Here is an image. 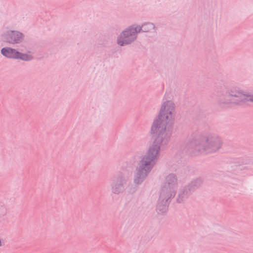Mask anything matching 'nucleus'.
<instances>
[{"label":"nucleus","mask_w":253,"mask_h":253,"mask_svg":"<svg viewBox=\"0 0 253 253\" xmlns=\"http://www.w3.org/2000/svg\"><path fill=\"white\" fill-rule=\"evenodd\" d=\"M172 103L167 102L163 107L160 114L154 122L152 127V132L156 135L162 133L166 128L169 122L172 120L171 111L173 109Z\"/></svg>","instance_id":"1"},{"label":"nucleus","mask_w":253,"mask_h":253,"mask_svg":"<svg viewBox=\"0 0 253 253\" xmlns=\"http://www.w3.org/2000/svg\"><path fill=\"white\" fill-rule=\"evenodd\" d=\"M153 139L152 146L142 160V166L145 165L148 169L151 167L154 160L158 156L160 145L162 143V139L159 136L156 137V135L153 136Z\"/></svg>","instance_id":"2"},{"label":"nucleus","mask_w":253,"mask_h":253,"mask_svg":"<svg viewBox=\"0 0 253 253\" xmlns=\"http://www.w3.org/2000/svg\"><path fill=\"white\" fill-rule=\"evenodd\" d=\"M139 27L131 28L128 30L124 32L120 36L118 43L121 46L128 44L135 38V33L140 32Z\"/></svg>","instance_id":"3"},{"label":"nucleus","mask_w":253,"mask_h":253,"mask_svg":"<svg viewBox=\"0 0 253 253\" xmlns=\"http://www.w3.org/2000/svg\"><path fill=\"white\" fill-rule=\"evenodd\" d=\"M1 53L3 56L8 58L21 59L23 60H29L32 58L31 55L21 53L9 47L2 48Z\"/></svg>","instance_id":"4"},{"label":"nucleus","mask_w":253,"mask_h":253,"mask_svg":"<svg viewBox=\"0 0 253 253\" xmlns=\"http://www.w3.org/2000/svg\"><path fill=\"white\" fill-rule=\"evenodd\" d=\"M230 97L231 102L240 105L247 104L249 101L253 102V94H246L241 92L232 94Z\"/></svg>","instance_id":"5"},{"label":"nucleus","mask_w":253,"mask_h":253,"mask_svg":"<svg viewBox=\"0 0 253 253\" xmlns=\"http://www.w3.org/2000/svg\"><path fill=\"white\" fill-rule=\"evenodd\" d=\"M22 38V34L18 32L12 31L6 35L7 41L12 43L18 42Z\"/></svg>","instance_id":"6"},{"label":"nucleus","mask_w":253,"mask_h":253,"mask_svg":"<svg viewBox=\"0 0 253 253\" xmlns=\"http://www.w3.org/2000/svg\"><path fill=\"white\" fill-rule=\"evenodd\" d=\"M139 165H140V168L141 169V170L140 171L141 173H139V175H141V174H145L146 173V172L147 171L149 170V169L151 168H150L149 169H148V168L147 167H146V166L145 165L142 166V161H141Z\"/></svg>","instance_id":"7"},{"label":"nucleus","mask_w":253,"mask_h":253,"mask_svg":"<svg viewBox=\"0 0 253 253\" xmlns=\"http://www.w3.org/2000/svg\"><path fill=\"white\" fill-rule=\"evenodd\" d=\"M144 31H148L153 28V26L151 24H147L143 26Z\"/></svg>","instance_id":"8"},{"label":"nucleus","mask_w":253,"mask_h":253,"mask_svg":"<svg viewBox=\"0 0 253 253\" xmlns=\"http://www.w3.org/2000/svg\"><path fill=\"white\" fill-rule=\"evenodd\" d=\"M212 151L215 150L216 149H218L219 148V145L217 144H212L211 145Z\"/></svg>","instance_id":"9"}]
</instances>
